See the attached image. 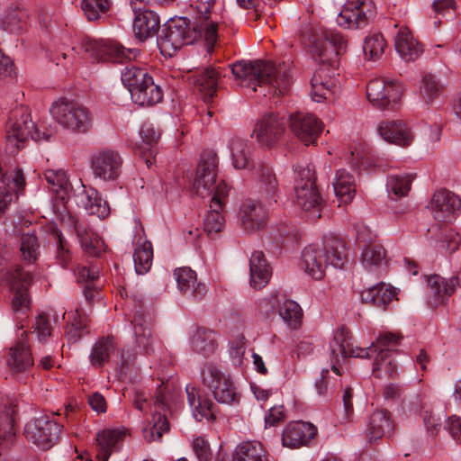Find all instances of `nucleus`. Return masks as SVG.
<instances>
[{
	"instance_id": "3c124183",
	"label": "nucleus",
	"mask_w": 461,
	"mask_h": 461,
	"mask_svg": "<svg viewBox=\"0 0 461 461\" xmlns=\"http://www.w3.org/2000/svg\"><path fill=\"white\" fill-rule=\"evenodd\" d=\"M372 372L378 379L394 377L397 374V366L391 353L379 351L375 357Z\"/></svg>"
},
{
	"instance_id": "c756f323",
	"label": "nucleus",
	"mask_w": 461,
	"mask_h": 461,
	"mask_svg": "<svg viewBox=\"0 0 461 461\" xmlns=\"http://www.w3.org/2000/svg\"><path fill=\"white\" fill-rule=\"evenodd\" d=\"M16 405L9 399L0 402V456L2 451L11 446L15 438L14 429Z\"/></svg>"
},
{
	"instance_id": "9b49d317",
	"label": "nucleus",
	"mask_w": 461,
	"mask_h": 461,
	"mask_svg": "<svg viewBox=\"0 0 461 461\" xmlns=\"http://www.w3.org/2000/svg\"><path fill=\"white\" fill-rule=\"evenodd\" d=\"M375 15L376 6L372 0H348L337 16V23L345 29H360Z\"/></svg>"
},
{
	"instance_id": "473e14b6",
	"label": "nucleus",
	"mask_w": 461,
	"mask_h": 461,
	"mask_svg": "<svg viewBox=\"0 0 461 461\" xmlns=\"http://www.w3.org/2000/svg\"><path fill=\"white\" fill-rule=\"evenodd\" d=\"M177 287L186 296L200 299L206 294V286L197 282L196 274L189 267H180L174 272Z\"/></svg>"
},
{
	"instance_id": "ddd939ff",
	"label": "nucleus",
	"mask_w": 461,
	"mask_h": 461,
	"mask_svg": "<svg viewBox=\"0 0 461 461\" xmlns=\"http://www.w3.org/2000/svg\"><path fill=\"white\" fill-rule=\"evenodd\" d=\"M375 237V234L365 226H360L357 230V240L365 244L360 254L361 265L371 273H379L385 269L388 259L384 248L372 241Z\"/></svg>"
},
{
	"instance_id": "5fc2aeb1",
	"label": "nucleus",
	"mask_w": 461,
	"mask_h": 461,
	"mask_svg": "<svg viewBox=\"0 0 461 461\" xmlns=\"http://www.w3.org/2000/svg\"><path fill=\"white\" fill-rule=\"evenodd\" d=\"M443 86L435 75L424 73L421 77L420 93L427 104L433 103L442 93Z\"/></svg>"
},
{
	"instance_id": "bb28decb",
	"label": "nucleus",
	"mask_w": 461,
	"mask_h": 461,
	"mask_svg": "<svg viewBox=\"0 0 461 461\" xmlns=\"http://www.w3.org/2000/svg\"><path fill=\"white\" fill-rule=\"evenodd\" d=\"M456 290L454 278L446 279L439 275H432L427 278L426 296L430 306H438L447 302Z\"/></svg>"
},
{
	"instance_id": "c9c22d12",
	"label": "nucleus",
	"mask_w": 461,
	"mask_h": 461,
	"mask_svg": "<svg viewBox=\"0 0 461 461\" xmlns=\"http://www.w3.org/2000/svg\"><path fill=\"white\" fill-rule=\"evenodd\" d=\"M250 285L260 289L269 282L272 269L261 251L252 253L249 259Z\"/></svg>"
},
{
	"instance_id": "4c0bfd02",
	"label": "nucleus",
	"mask_w": 461,
	"mask_h": 461,
	"mask_svg": "<svg viewBox=\"0 0 461 461\" xmlns=\"http://www.w3.org/2000/svg\"><path fill=\"white\" fill-rule=\"evenodd\" d=\"M131 98L140 106H151L162 101L163 90L150 76L140 88L131 90Z\"/></svg>"
},
{
	"instance_id": "412c9836",
	"label": "nucleus",
	"mask_w": 461,
	"mask_h": 461,
	"mask_svg": "<svg viewBox=\"0 0 461 461\" xmlns=\"http://www.w3.org/2000/svg\"><path fill=\"white\" fill-rule=\"evenodd\" d=\"M7 282L14 291V297L13 299L14 311L24 314L30 305L27 291L32 283V276L22 267H16L14 270L7 273Z\"/></svg>"
},
{
	"instance_id": "f03ea898",
	"label": "nucleus",
	"mask_w": 461,
	"mask_h": 461,
	"mask_svg": "<svg viewBox=\"0 0 461 461\" xmlns=\"http://www.w3.org/2000/svg\"><path fill=\"white\" fill-rule=\"evenodd\" d=\"M213 0L196 1L190 5L193 10V29L186 18L178 17L167 22L158 36L157 44L164 56L172 57L185 44L193 43L197 36H203L209 48L212 49L217 40V14L212 13Z\"/></svg>"
},
{
	"instance_id": "2f4dec72",
	"label": "nucleus",
	"mask_w": 461,
	"mask_h": 461,
	"mask_svg": "<svg viewBox=\"0 0 461 461\" xmlns=\"http://www.w3.org/2000/svg\"><path fill=\"white\" fill-rule=\"evenodd\" d=\"M394 47L400 57L406 62L416 60L423 52L420 43L414 39L407 27H401L394 40Z\"/></svg>"
},
{
	"instance_id": "a878e982",
	"label": "nucleus",
	"mask_w": 461,
	"mask_h": 461,
	"mask_svg": "<svg viewBox=\"0 0 461 461\" xmlns=\"http://www.w3.org/2000/svg\"><path fill=\"white\" fill-rule=\"evenodd\" d=\"M316 434V427L309 422H290L283 430L282 444L290 448L300 447L314 438Z\"/></svg>"
},
{
	"instance_id": "7c9ffc66",
	"label": "nucleus",
	"mask_w": 461,
	"mask_h": 461,
	"mask_svg": "<svg viewBox=\"0 0 461 461\" xmlns=\"http://www.w3.org/2000/svg\"><path fill=\"white\" fill-rule=\"evenodd\" d=\"M125 433L118 429H105L96 435V458L108 461L110 456L117 451Z\"/></svg>"
},
{
	"instance_id": "f704fd0d",
	"label": "nucleus",
	"mask_w": 461,
	"mask_h": 461,
	"mask_svg": "<svg viewBox=\"0 0 461 461\" xmlns=\"http://www.w3.org/2000/svg\"><path fill=\"white\" fill-rule=\"evenodd\" d=\"M350 344L351 335L349 330L345 327L337 329L330 348L331 369L339 375H340V363L345 361V350H348Z\"/></svg>"
},
{
	"instance_id": "e2e57ef3",
	"label": "nucleus",
	"mask_w": 461,
	"mask_h": 461,
	"mask_svg": "<svg viewBox=\"0 0 461 461\" xmlns=\"http://www.w3.org/2000/svg\"><path fill=\"white\" fill-rule=\"evenodd\" d=\"M259 188L267 194H272L277 188V181L272 169L267 166L260 167Z\"/></svg>"
},
{
	"instance_id": "603ef678",
	"label": "nucleus",
	"mask_w": 461,
	"mask_h": 461,
	"mask_svg": "<svg viewBox=\"0 0 461 461\" xmlns=\"http://www.w3.org/2000/svg\"><path fill=\"white\" fill-rule=\"evenodd\" d=\"M279 316L284 322L292 330L301 327L303 312L301 306L293 300L285 301L278 310Z\"/></svg>"
},
{
	"instance_id": "37998d69",
	"label": "nucleus",
	"mask_w": 461,
	"mask_h": 461,
	"mask_svg": "<svg viewBox=\"0 0 461 461\" xmlns=\"http://www.w3.org/2000/svg\"><path fill=\"white\" fill-rule=\"evenodd\" d=\"M234 461H268V457L260 442L247 441L236 447Z\"/></svg>"
},
{
	"instance_id": "6ab92c4d",
	"label": "nucleus",
	"mask_w": 461,
	"mask_h": 461,
	"mask_svg": "<svg viewBox=\"0 0 461 461\" xmlns=\"http://www.w3.org/2000/svg\"><path fill=\"white\" fill-rule=\"evenodd\" d=\"M285 129V118L277 113H270L258 120L253 134L262 146L271 147L279 140Z\"/></svg>"
},
{
	"instance_id": "a18cd8bd",
	"label": "nucleus",
	"mask_w": 461,
	"mask_h": 461,
	"mask_svg": "<svg viewBox=\"0 0 461 461\" xmlns=\"http://www.w3.org/2000/svg\"><path fill=\"white\" fill-rule=\"evenodd\" d=\"M415 175L411 173L391 175L387 178V191L392 199L406 196L411 190Z\"/></svg>"
},
{
	"instance_id": "9d476101",
	"label": "nucleus",
	"mask_w": 461,
	"mask_h": 461,
	"mask_svg": "<svg viewBox=\"0 0 461 461\" xmlns=\"http://www.w3.org/2000/svg\"><path fill=\"white\" fill-rule=\"evenodd\" d=\"M402 86L398 80L378 77L369 81L366 96L373 106L381 110H393L402 95Z\"/></svg>"
},
{
	"instance_id": "bf43d9fd",
	"label": "nucleus",
	"mask_w": 461,
	"mask_h": 461,
	"mask_svg": "<svg viewBox=\"0 0 461 461\" xmlns=\"http://www.w3.org/2000/svg\"><path fill=\"white\" fill-rule=\"evenodd\" d=\"M1 182L16 194L22 193L25 186V178L21 169H14L11 172L3 174V168L0 165Z\"/></svg>"
},
{
	"instance_id": "39448f33",
	"label": "nucleus",
	"mask_w": 461,
	"mask_h": 461,
	"mask_svg": "<svg viewBox=\"0 0 461 461\" xmlns=\"http://www.w3.org/2000/svg\"><path fill=\"white\" fill-rule=\"evenodd\" d=\"M52 119L63 129L86 133L92 127L93 117L89 109L77 101L61 97L50 107Z\"/></svg>"
},
{
	"instance_id": "f3484780",
	"label": "nucleus",
	"mask_w": 461,
	"mask_h": 461,
	"mask_svg": "<svg viewBox=\"0 0 461 461\" xmlns=\"http://www.w3.org/2000/svg\"><path fill=\"white\" fill-rule=\"evenodd\" d=\"M122 165V159L120 154L109 149L97 151L91 158L94 176L104 181L115 180L121 174Z\"/></svg>"
},
{
	"instance_id": "4be33fe9",
	"label": "nucleus",
	"mask_w": 461,
	"mask_h": 461,
	"mask_svg": "<svg viewBox=\"0 0 461 461\" xmlns=\"http://www.w3.org/2000/svg\"><path fill=\"white\" fill-rule=\"evenodd\" d=\"M6 366L13 374L25 372L33 366L26 331H22L15 343L9 348Z\"/></svg>"
},
{
	"instance_id": "393cba45",
	"label": "nucleus",
	"mask_w": 461,
	"mask_h": 461,
	"mask_svg": "<svg viewBox=\"0 0 461 461\" xmlns=\"http://www.w3.org/2000/svg\"><path fill=\"white\" fill-rule=\"evenodd\" d=\"M267 216V209L262 203L251 199L243 202L239 212L241 227L249 232L263 228Z\"/></svg>"
},
{
	"instance_id": "79ce46f5",
	"label": "nucleus",
	"mask_w": 461,
	"mask_h": 461,
	"mask_svg": "<svg viewBox=\"0 0 461 461\" xmlns=\"http://www.w3.org/2000/svg\"><path fill=\"white\" fill-rule=\"evenodd\" d=\"M219 72L214 68H206L194 76V84L203 94L205 101L210 100L217 90Z\"/></svg>"
},
{
	"instance_id": "052dcab7",
	"label": "nucleus",
	"mask_w": 461,
	"mask_h": 461,
	"mask_svg": "<svg viewBox=\"0 0 461 461\" xmlns=\"http://www.w3.org/2000/svg\"><path fill=\"white\" fill-rule=\"evenodd\" d=\"M110 5V0H83L82 10L89 21H94L98 19L101 14L105 13Z\"/></svg>"
},
{
	"instance_id": "338daca9",
	"label": "nucleus",
	"mask_w": 461,
	"mask_h": 461,
	"mask_svg": "<svg viewBox=\"0 0 461 461\" xmlns=\"http://www.w3.org/2000/svg\"><path fill=\"white\" fill-rule=\"evenodd\" d=\"M402 389L399 384H388L383 389V398L388 404H398L402 402L405 403L404 400H402Z\"/></svg>"
},
{
	"instance_id": "e433bc0d",
	"label": "nucleus",
	"mask_w": 461,
	"mask_h": 461,
	"mask_svg": "<svg viewBox=\"0 0 461 461\" xmlns=\"http://www.w3.org/2000/svg\"><path fill=\"white\" fill-rule=\"evenodd\" d=\"M394 428L391 414L384 410L374 411L369 419L366 436L369 440H376L389 435Z\"/></svg>"
},
{
	"instance_id": "69168bd1",
	"label": "nucleus",
	"mask_w": 461,
	"mask_h": 461,
	"mask_svg": "<svg viewBox=\"0 0 461 461\" xmlns=\"http://www.w3.org/2000/svg\"><path fill=\"white\" fill-rule=\"evenodd\" d=\"M76 313L77 317L74 318L71 321L69 330L67 331V336L69 340H77L80 339L88 323L87 318L82 315L77 310L76 311Z\"/></svg>"
},
{
	"instance_id": "4d7b16f0",
	"label": "nucleus",
	"mask_w": 461,
	"mask_h": 461,
	"mask_svg": "<svg viewBox=\"0 0 461 461\" xmlns=\"http://www.w3.org/2000/svg\"><path fill=\"white\" fill-rule=\"evenodd\" d=\"M114 349V343L111 339L98 340L90 354V362L95 366H101L109 358Z\"/></svg>"
},
{
	"instance_id": "680f3d73",
	"label": "nucleus",
	"mask_w": 461,
	"mask_h": 461,
	"mask_svg": "<svg viewBox=\"0 0 461 461\" xmlns=\"http://www.w3.org/2000/svg\"><path fill=\"white\" fill-rule=\"evenodd\" d=\"M25 14L21 10H11L2 19V25L5 31L17 32L23 29Z\"/></svg>"
},
{
	"instance_id": "1a4fd4ad",
	"label": "nucleus",
	"mask_w": 461,
	"mask_h": 461,
	"mask_svg": "<svg viewBox=\"0 0 461 461\" xmlns=\"http://www.w3.org/2000/svg\"><path fill=\"white\" fill-rule=\"evenodd\" d=\"M81 49L90 58L97 61L122 63L126 60L136 59L141 54L139 49H125L120 43L114 41L90 38L83 39Z\"/></svg>"
},
{
	"instance_id": "0eeeda50",
	"label": "nucleus",
	"mask_w": 461,
	"mask_h": 461,
	"mask_svg": "<svg viewBox=\"0 0 461 461\" xmlns=\"http://www.w3.org/2000/svg\"><path fill=\"white\" fill-rule=\"evenodd\" d=\"M294 190L297 205L310 213L312 221L321 218L322 198L315 185L314 170L309 165L296 166Z\"/></svg>"
},
{
	"instance_id": "de8ad7c7",
	"label": "nucleus",
	"mask_w": 461,
	"mask_h": 461,
	"mask_svg": "<svg viewBox=\"0 0 461 461\" xmlns=\"http://www.w3.org/2000/svg\"><path fill=\"white\" fill-rule=\"evenodd\" d=\"M140 134L143 143L147 145V148H141L143 149L141 152L148 167H149L155 158L153 147L160 137V131L154 124L145 122L140 129Z\"/></svg>"
},
{
	"instance_id": "f8f14e48",
	"label": "nucleus",
	"mask_w": 461,
	"mask_h": 461,
	"mask_svg": "<svg viewBox=\"0 0 461 461\" xmlns=\"http://www.w3.org/2000/svg\"><path fill=\"white\" fill-rule=\"evenodd\" d=\"M218 158L214 152H204L198 163L193 183V190L202 197L212 195L220 185L226 184L217 181Z\"/></svg>"
},
{
	"instance_id": "4468645a",
	"label": "nucleus",
	"mask_w": 461,
	"mask_h": 461,
	"mask_svg": "<svg viewBox=\"0 0 461 461\" xmlns=\"http://www.w3.org/2000/svg\"><path fill=\"white\" fill-rule=\"evenodd\" d=\"M62 227L76 236L86 254L98 257L105 250L103 240L89 228L85 220L68 213L62 218Z\"/></svg>"
},
{
	"instance_id": "c03bdc74",
	"label": "nucleus",
	"mask_w": 461,
	"mask_h": 461,
	"mask_svg": "<svg viewBox=\"0 0 461 461\" xmlns=\"http://www.w3.org/2000/svg\"><path fill=\"white\" fill-rule=\"evenodd\" d=\"M44 176L49 188L56 193L59 198L64 201L69 196L71 185L65 171L48 169L44 172Z\"/></svg>"
},
{
	"instance_id": "49530a36",
	"label": "nucleus",
	"mask_w": 461,
	"mask_h": 461,
	"mask_svg": "<svg viewBox=\"0 0 461 461\" xmlns=\"http://www.w3.org/2000/svg\"><path fill=\"white\" fill-rule=\"evenodd\" d=\"M135 271L138 275L146 274L152 266L153 248L150 241H138L133 253Z\"/></svg>"
},
{
	"instance_id": "5701e85b",
	"label": "nucleus",
	"mask_w": 461,
	"mask_h": 461,
	"mask_svg": "<svg viewBox=\"0 0 461 461\" xmlns=\"http://www.w3.org/2000/svg\"><path fill=\"white\" fill-rule=\"evenodd\" d=\"M167 407L164 388L159 386L153 403V423L143 428V437L148 442L159 440L162 435L169 430V423L165 414L161 415L158 411L159 410H165Z\"/></svg>"
},
{
	"instance_id": "a19ab883",
	"label": "nucleus",
	"mask_w": 461,
	"mask_h": 461,
	"mask_svg": "<svg viewBox=\"0 0 461 461\" xmlns=\"http://www.w3.org/2000/svg\"><path fill=\"white\" fill-rule=\"evenodd\" d=\"M79 198L80 204L89 214L96 215L100 219H104L110 214L108 203L95 189L86 190Z\"/></svg>"
},
{
	"instance_id": "6e6552de",
	"label": "nucleus",
	"mask_w": 461,
	"mask_h": 461,
	"mask_svg": "<svg viewBox=\"0 0 461 461\" xmlns=\"http://www.w3.org/2000/svg\"><path fill=\"white\" fill-rule=\"evenodd\" d=\"M203 384L212 392L214 399L223 404H238L240 393L230 374L224 373L212 362L203 365L201 371Z\"/></svg>"
},
{
	"instance_id": "09e8293b",
	"label": "nucleus",
	"mask_w": 461,
	"mask_h": 461,
	"mask_svg": "<svg viewBox=\"0 0 461 461\" xmlns=\"http://www.w3.org/2000/svg\"><path fill=\"white\" fill-rule=\"evenodd\" d=\"M134 328L135 343L140 351L146 355L153 352L150 329L144 323L141 314H136L131 321Z\"/></svg>"
},
{
	"instance_id": "aec40b11",
	"label": "nucleus",
	"mask_w": 461,
	"mask_h": 461,
	"mask_svg": "<svg viewBox=\"0 0 461 461\" xmlns=\"http://www.w3.org/2000/svg\"><path fill=\"white\" fill-rule=\"evenodd\" d=\"M146 3L140 2L133 5L132 0H131V6L135 15L132 24L133 32L140 41L154 36L160 24L158 15L155 12L146 9Z\"/></svg>"
},
{
	"instance_id": "8fccbe9b",
	"label": "nucleus",
	"mask_w": 461,
	"mask_h": 461,
	"mask_svg": "<svg viewBox=\"0 0 461 461\" xmlns=\"http://www.w3.org/2000/svg\"><path fill=\"white\" fill-rule=\"evenodd\" d=\"M232 165L236 169H245L250 163V151L247 142L240 138H232L229 142Z\"/></svg>"
},
{
	"instance_id": "a211bd4d",
	"label": "nucleus",
	"mask_w": 461,
	"mask_h": 461,
	"mask_svg": "<svg viewBox=\"0 0 461 461\" xmlns=\"http://www.w3.org/2000/svg\"><path fill=\"white\" fill-rule=\"evenodd\" d=\"M430 209L436 221L451 222L461 210V199L454 193L442 189L433 194Z\"/></svg>"
},
{
	"instance_id": "f257e3e1",
	"label": "nucleus",
	"mask_w": 461,
	"mask_h": 461,
	"mask_svg": "<svg viewBox=\"0 0 461 461\" xmlns=\"http://www.w3.org/2000/svg\"><path fill=\"white\" fill-rule=\"evenodd\" d=\"M307 47L312 58L321 62L311 80V97L320 103L330 98L338 88L335 64L346 51L347 40L335 30L317 28L310 35Z\"/></svg>"
},
{
	"instance_id": "58836bf2",
	"label": "nucleus",
	"mask_w": 461,
	"mask_h": 461,
	"mask_svg": "<svg viewBox=\"0 0 461 461\" xmlns=\"http://www.w3.org/2000/svg\"><path fill=\"white\" fill-rule=\"evenodd\" d=\"M190 345L195 354L208 357L217 349L216 335L211 330L199 328L191 337Z\"/></svg>"
},
{
	"instance_id": "423d86ee",
	"label": "nucleus",
	"mask_w": 461,
	"mask_h": 461,
	"mask_svg": "<svg viewBox=\"0 0 461 461\" xmlns=\"http://www.w3.org/2000/svg\"><path fill=\"white\" fill-rule=\"evenodd\" d=\"M32 138L35 141L49 140L50 134L41 131L23 108L12 112L6 126L5 141L10 153L17 152L23 143Z\"/></svg>"
},
{
	"instance_id": "774afa93",
	"label": "nucleus",
	"mask_w": 461,
	"mask_h": 461,
	"mask_svg": "<svg viewBox=\"0 0 461 461\" xmlns=\"http://www.w3.org/2000/svg\"><path fill=\"white\" fill-rule=\"evenodd\" d=\"M193 449L199 461H211L212 452L207 440L203 437H197L193 441Z\"/></svg>"
},
{
	"instance_id": "c85d7f7f",
	"label": "nucleus",
	"mask_w": 461,
	"mask_h": 461,
	"mask_svg": "<svg viewBox=\"0 0 461 461\" xmlns=\"http://www.w3.org/2000/svg\"><path fill=\"white\" fill-rule=\"evenodd\" d=\"M185 391L193 416L197 421L203 420H214L216 419L214 410L216 406L209 397L203 395L194 386L187 385Z\"/></svg>"
},
{
	"instance_id": "6e6d98bb",
	"label": "nucleus",
	"mask_w": 461,
	"mask_h": 461,
	"mask_svg": "<svg viewBox=\"0 0 461 461\" xmlns=\"http://www.w3.org/2000/svg\"><path fill=\"white\" fill-rule=\"evenodd\" d=\"M386 41L381 33H373L365 38L363 50L370 60L379 59L384 53Z\"/></svg>"
},
{
	"instance_id": "20e7f679",
	"label": "nucleus",
	"mask_w": 461,
	"mask_h": 461,
	"mask_svg": "<svg viewBox=\"0 0 461 461\" xmlns=\"http://www.w3.org/2000/svg\"><path fill=\"white\" fill-rule=\"evenodd\" d=\"M346 261L344 243L331 240L322 246L306 247L303 251L301 267L312 279L321 280L329 265L342 268Z\"/></svg>"
},
{
	"instance_id": "2eb2a0df",
	"label": "nucleus",
	"mask_w": 461,
	"mask_h": 461,
	"mask_svg": "<svg viewBox=\"0 0 461 461\" xmlns=\"http://www.w3.org/2000/svg\"><path fill=\"white\" fill-rule=\"evenodd\" d=\"M60 432L61 426L45 415L28 421L24 427L28 441L43 450L50 449L57 442Z\"/></svg>"
},
{
	"instance_id": "ea45409f",
	"label": "nucleus",
	"mask_w": 461,
	"mask_h": 461,
	"mask_svg": "<svg viewBox=\"0 0 461 461\" xmlns=\"http://www.w3.org/2000/svg\"><path fill=\"white\" fill-rule=\"evenodd\" d=\"M333 188L340 203L347 204L352 201L356 194L354 176L345 169L336 173Z\"/></svg>"
},
{
	"instance_id": "dca6fc26",
	"label": "nucleus",
	"mask_w": 461,
	"mask_h": 461,
	"mask_svg": "<svg viewBox=\"0 0 461 461\" xmlns=\"http://www.w3.org/2000/svg\"><path fill=\"white\" fill-rule=\"evenodd\" d=\"M289 128L305 145L314 144L323 130V122L314 114L295 112L289 115Z\"/></svg>"
},
{
	"instance_id": "864d4df0",
	"label": "nucleus",
	"mask_w": 461,
	"mask_h": 461,
	"mask_svg": "<svg viewBox=\"0 0 461 461\" xmlns=\"http://www.w3.org/2000/svg\"><path fill=\"white\" fill-rule=\"evenodd\" d=\"M150 75L146 68H139L136 66H127L122 71V83L130 91L135 88H140L142 84L149 78Z\"/></svg>"
},
{
	"instance_id": "13d9d810",
	"label": "nucleus",
	"mask_w": 461,
	"mask_h": 461,
	"mask_svg": "<svg viewBox=\"0 0 461 461\" xmlns=\"http://www.w3.org/2000/svg\"><path fill=\"white\" fill-rule=\"evenodd\" d=\"M20 251L23 260L33 263L40 255L38 240L33 233H25L21 237Z\"/></svg>"
},
{
	"instance_id": "72a5a7b5",
	"label": "nucleus",
	"mask_w": 461,
	"mask_h": 461,
	"mask_svg": "<svg viewBox=\"0 0 461 461\" xmlns=\"http://www.w3.org/2000/svg\"><path fill=\"white\" fill-rule=\"evenodd\" d=\"M396 290L389 285L380 283L360 293L362 303L384 309L396 299Z\"/></svg>"
},
{
	"instance_id": "cd10ccee",
	"label": "nucleus",
	"mask_w": 461,
	"mask_h": 461,
	"mask_svg": "<svg viewBox=\"0 0 461 461\" xmlns=\"http://www.w3.org/2000/svg\"><path fill=\"white\" fill-rule=\"evenodd\" d=\"M228 193L229 187L227 184H222L216 189L214 196H212L211 210L204 219V230L209 235L217 234L223 228L224 217L221 214V211Z\"/></svg>"
},
{
	"instance_id": "b1692460",
	"label": "nucleus",
	"mask_w": 461,
	"mask_h": 461,
	"mask_svg": "<svg viewBox=\"0 0 461 461\" xmlns=\"http://www.w3.org/2000/svg\"><path fill=\"white\" fill-rule=\"evenodd\" d=\"M378 131L386 142L402 148L411 146L414 140L411 129L402 120L384 121L379 125Z\"/></svg>"
},
{
	"instance_id": "7ed1b4c3",
	"label": "nucleus",
	"mask_w": 461,
	"mask_h": 461,
	"mask_svg": "<svg viewBox=\"0 0 461 461\" xmlns=\"http://www.w3.org/2000/svg\"><path fill=\"white\" fill-rule=\"evenodd\" d=\"M231 71L239 84L254 92L262 88L264 95H283L290 86V66L285 62L277 65L270 61H238Z\"/></svg>"
},
{
	"instance_id": "0e129e2a",
	"label": "nucleus",
	"mask_w": 461,
	"mask_h": 461,
	"mask_svg": "<svg viewBox=\"0 0 461 461\" xmlns=\"http://www.w3.org/2000/svg\"><path fill=\"white\" fill-rule=\"evenodd\" d=\"M400 339L401 337L393 333L386 332L381 334L377 338L376 341L372 343L374 352L376 350H383L384 352L391 353L393 348L398 345Z\"/></svg>"
}]
</instances>
